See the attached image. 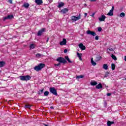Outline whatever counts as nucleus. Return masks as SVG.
I'll list each match as a JSON object with an SVG mask.
<instances>
[{"label":"nucleus","mask_w":126,"mask_h":126,"mask_svg":"<svg viewBox=\"0 0 126 126\" xmlns=\"http://www.w3.org/2000/svg\"><path fill=\"white\" fill-rule=\"evenodd\" d=\"M8 19H12L13 18V15H9L7 16Z\"/></svg>","instance_id":"obj_31"},{"label":"nucleus","mask_w":126,"mask_h":126,"mask_svg":"<svg viewBox=\"0 0 126 126\" xmlns=\"http://www.w3.org/2000/svg\"><path fill=\"white\" fill-rule=\"evenodd\" d=\"M57 62H58L60 63H67V62L64 58L63 57H59L57 60Z\"/></svg>","instance_id":"obj_3"},{"label":"nucleus","mask_w":126,"mask_h":126,"mask_svg":"<svg viewBox=\"0 0 126 126\" xmlns=\"http://www.w3.org/2000/svg\"><path fill=\"white\" fill-rule=\"evenodd\" d=\"M8 1L10 3L12 4V0H8Z\"/></svg>","instance_id":"obj_42"},{"label":"nucleus","mask_w":126,"mask_h":126,"mask_svg":"<svg viewBox=\"0 0 126 126\" xmlns=\"http://www.w3.org/2000/svg\"><path fill=\"white\" fill-rule=\"evenodd\" d=\"M55 66H60L61 65V63H58L57 64H55Z\"/></svg>","instance_id":"obj_36"},{"label":"nucleus","mask_w":126,"mask_h":126,"mask_svg":"<svg viewBox=\"0 0 126 126\" xmlns=\"http://www.w3.org/2000/svg\"><path fill=\"white\" fill-rule=\"evenodd\" d=\"M94 15H95V13H93L91 16H92V17H94Z\"/></svg>","instance_id":"obj_40"},{"label":"nucleus","mask_w":126,"mask_h":126,"mask_svg":"<svg viewBox=\"0 0 126 126\" xmlns=\"http://www.w3.org/2000/svg\"><path fill=\"white\" fill-rule=\"evenodd\" d=\"M87 35H92V36H96V32H93L90 30H88L87 31Z\"/></svg>","instance_id":"obj_7"},{"label":"nucleus","mask_w":126,"mask_h":126,"mask_svg":"<svg viewBox=\"0 0 126 126\" xmlns=\"http://www.w3.org/2000/svg\"><path fill=\"white\" fill-rule=\"evenodd\" d=\"M35 2L37 5H41L43 3L42 0H35Z\"/></svg>","instance_id":"obj_12"},{"label":"nucleus","mask_w":126,"mask_h":126,"mask_svg":"<svg viewBox=\"0 0 126 126\" xmlns=\"http://www.w3.org/2000/svg\"><path fill=\"white\" fill-rule=\"evenodd\" d=\"M45 66H46L45 63H40L34 67V69L36 71H40V70H42Z\"/></svg>","instance_id":"obj_1"},{"label":"nucleus","mask_w":126,"mask_h":126,"mask_svg":"<svg viewBox=\"0 0 126 126\" xmlns=\"http://www.w3.org/2000/svg\"><path fill=\"white\" fill-rule=\"evenodd\" d=\"M41 56H42V55H41V54H40V53H37L35 55L36 58H38V59L40 58Z\"/></svg>","instance_id":"obj_30"},{"label":"nucleus","mask_w":126,"mask_h":126,"mask_svg":"<svg viewBox=\"0 0 126 126\" xmlns=\"http://www.w3.org/2000/svg\"><path fill=\"white\" fill-rule=\"evenodd\" d=\"M102 88H103V86L102 85V84L101 83L96 86V89H102Z\"/></svg>","instance_id":"obj_14"},{"label":"nucleus","mask_w":126,"mask_h":126,"mask_svg":"<svg viewBox=\"0 0 126 126\" xmlns=\"http://www.w3.org/2000/svg\"><path fill=\"white\" fill-rule=\"evenodd\" d=\"M108 50L110 52H113V51H114V49H113V48H109V49H108Z\"/></svg>","instance_id":"obj_39"},{"label":"nucleus","mask_w":126,"mask_h":126,"mask_svg":"<svg viewBox=\"0 0 126 126\" xmlns=\"http://www.w3.org/2000/svg\"><path fill=\"white\" fill-rule=\"evenodd\" d=\"M95 40H99V36L98 35L95 36Z\"/></svg>","instance_id":"obj_37"},{"label":"nucleus","mask_w":126,"mask_h":126,"mask_svg":"<svg viewBox=\"0 0 126 126\" xmlns=\"http://www.w3.org/2000/svg\"><path fill=\"white\" fill-rule=\"evenodd\" d=\"M111 68L112 70H115V69H116V64H115V63L111 64Z\"/></svg>","instance_id":"obj_26"},{"label":"nucleus","mask_w":126,"mask_h":126,"mask_svg":"<svg viewBox=\"0 0 126 126\" xmlns=\"http://www.w3.org/2000/svg\"><path fill=\"white\" fill-rule=\"evenodd\" d=\"M19 78L22 81H28V80H30V79H31V76L30 75L20 76Z\"/></svg>","instance_id":"obj_2"},{"label":"nucleus","mask_w":126,"mask_h":126,"mask_svg":"<svg viewBox=\"0 0 126 126\" xmlns=\"http://www.w3.org/2000/svg\"><path fill=\"white\" fill-rule=\"evenodd\" d=\"M80 18H81L80 14H79L78 17H76L75 16H72L71 17V19L72 21H77V20H79Z\"/></svg>","instance_id":"obj_5"},{"label":"nucleus","mask_w":126,"mask_h":126,"mask_svg":"<svg viewBox=\"0 0 126 126\" xmlns=\"http://www.w3.org/2000/svg\"><path fill=\"white\" fill-rule=\"evenodd\" d=\"M91 63L92 64V65H94V66H95V65H96L97 64V63H96V62H94V61H93V58H92L91 60Z\"/></svg>","instance_id":"obj_18"},{"label":"nucleus","mask_w":126,"mask_h":126,"mask_svg":"<svg viewBox=\"0 0 126 126\" xmlns=\"http://www.w3.org/2000/svg\"><path fill=\"white\" fill-rule=\"evenodd\" d=\"M46 31V29L43 28L41 30L39 31L37 33V36H42V34Z\"/></svg>","instance_id":"obj_8"},{"label":"nucleus","mask_w":126,"mask_h":126,"mask_svg":"<svg viewBox=\"0 0 126 126\" xmlns=\"http://www.w3.org/2000/svg\"><path fill=\"white\" fill-rule=\"evenodd\" d=\"M83 77H84V76L81 75H77L76 76V78L77 79H79L80 78H83Z\"/></svg>","instance_id":"obj_27"},{"label":"nucleus","mask_w":126,"mask_h":126,"mask_svg":"<svg viewBox=\"0 0 126 126\" xmlns=\"http://www.w3.org/2000/svg\"><path fill=\"white\" fill-rule=\"evenodd\" d=\"M50 109H54V106H51Z\"/></svg>","instance_id":"obj_47"},{"label":"nucleus","mask_w":126,"mask_h":126,"mask_svg":"<svg viewBox=\"0 0 126 126\" xmlns=\"http://www.w3.org/2000/svg\"><path fill=\"white\" fill-rule=\"evenodd\" d=\"M30 5L29 4V3H25L24 4V5H23V6H24V7H25L26 8H28V7H29V6H30Z\"/></svg>","instance_id":"obj_23"},{"label":"nucleus","mask_w":126,"mask_h":126,"mask_svg":"<svg viewBox=\"0 0 126 126\" xmlns=\"http://www.w3.org/2000/svg\"><path fill=\"white\" fill-rule=\"evenodd\" d=\"M5 64V62L3 61L0 62V67H2L4 66V65Z\"/></svg>","instance_id":"obj_17"},{"label":"nucleus","mask_w":126,"mask_h":126,"mask_svg":"<svg viewBox=\"0 0 126 126\" xmlns=\"http://www.w3.org/2000/svg\"><path fill=\"white\" fill-rule=\"evenodd\" d=\"M64 53L65 54L66 53H67V49H64Z\"/></svg>","instance_id":"obj_41"},{"label":"nucleus","mask_w":126,"mask_h":126,"mask_svg":"<svg viewBox=\"0 0 126 126\" xmlns=\"http://www.w3.org/2000/svg\"><path fill=\"white\" fill-rule=\"evenodd\" d=\"M114 9H115V6H112L111 9L108 13L107 15L109 16H113L114 15Z\"/></svg>","instance_id":"obj_6"},{"label":"nucleus","mask_w":126,"mask_h":126,"mask_svg":"<svg viewBox=\"0 0 126 126\" xmlns=\"http://www.w3.org/2000/svg\"><path fill=\"white\" fill-rule=\"evenodd\" d=\"M125 61L126 62V56H125Z\"/></svg>","instance_id":"obj_48"},{"label":"nucleus","mask_w":126,"mask_h":126,"mask_svg":"<svg viewBox=\"0 0 126 126\" xmlns=\"http://www.w3.org/2000/svg\"><path fill=\"white\" fill-rule=\"evenodd\" d=\"M114 124H115L114 122L107 121V126H111V125H114Z\"/></svg>","instance_id":"obj_21"},{"label":"nucleus","mask_w":126,"mask_h":126,"mask_svg":"<svg viewBox=\"0 0 126 126\" xmlns=\"http://www.w3.org/2000/svg\"><path fill=\"white\" fill-rule=\"evenodd\" d=\"M97 84H98V83L95 81L91 82V85L92 86H95V85H97Z\"/></svg>","instance_id":"obj_19"},{"label":"nucleus","mask_w":126,"mask_h":126,"mask_svg":"<svg viewBox=\"0 0 126 126\" xmlns=\"http://www.w3.org/2000/svg\"><path fill=\"white\" fill-rule=\"evenodd\" d=\"M50 92H49L48 91H45L44 92V96H48Z\"/></svg>","instance_id":"obj_34"},{"label":"nucleus","mask_w":126,"mask_h":126,"mask_svg":"<svg viewBox=\"0 0 126 126\" xmlns=\"http://www.w3.org/2000/svg\"><path fill=\"white\" fill-rule=\"evenodd\" d=\"M79 47L82 51H84V50H86V47H85V46L83 45V43H80L79 44Z\"/></svg>","instance_id":"obj_9"},{"label":"nucleus","mask_w":126,"mask_h":126,"mask_svg":"<svg viewBox=\"0 0 126 126\" xmlns=\"http://www.w3.org/2000/svg\"><path fill=\"white\" fill-rule=\"evenodd\" d=\"M64 5V3L61 2L59 3L58 5L57 6L59 8H61V7H63Z\"/></svg>","instance_id":"obj_16"},{"label":"nucleus","mask_w":126,"mask_h":126,"mask_svg":"<svg viewBox=\"0 0 126 126\" xmlns=\"http://www.w3.org/2000/svg\"><path fill=\"white\" fill-rule=\"evenodd\" d=\"M103 68L104 69H105V70H107L108 68H109V66H108L107 64H104L103 66Z\"/></svg>","instance_id":"obj_22"},{"label":"nucleus","mask_w":126,"mask_h":126,"mask_svg":"<svg viewBox=\"0 0 126 126\" xmlns=\"http://www.w3.org/2000/svg\"><path fill=\"white\" fill-rule=\"evenodd\" d=\"M65 59L69 63H72V62L70 61V60H69V58H68V56H65Z\"/></svg>","instance_id":"obj_24"},{"label":"nucleus","mask_w":126,"mask_h":126,"mask_svg":"<svg viewBox=\"0 0 126 126\" xmlns=\"http://www.w3.org/2000/svg\"><path fill=\"white\" fill-rule=\"evenodd\" d=\"M31 107H32V105L27 104L25 105V108H26V109H31Z\"/></svg>","instance_id":"obj_25"},{"label":"nucleus","mask_w":126,"mask_h":126,"mask_svg":"<svg viewBox=\"0 0 126 126\" xmlns=\"http://www.w3.org/2000/svg\"><path fill=\"white\" fill-rule=\"evenodd\" d=\"M49 91L50 93L55 95V96H58V93L57 92V90L54 87H51L49 89Z\"/></svg>","instance_id":"obj_4"},{"label":"nucleus","mask_w":126,"mask_h":126,"mask_svg":"<svg viewBox=\"0 0 126 126\" xmlns=\"http://www.w3.org/2000/svg\"><path fill=\"white\" fill-rule=\"evenodd\" d=\"M90 1H92V2H94V1H96L97 0H90Z\"/></svg>","instance_id":"obj_44"},{"label":"nucleus","mask_w":126,"mask_h":126,"mask_svg":"<svg viewBox=\"0 0 126 126\" xmlns=\"http://www.w3.org/2000/svg\"><path fill=\"white\" fill-rule=\"evenodd\" d=\"M43 126H48V125H46L45 124H43Z\"/></svg>","instance_id":"obj_49"},{"label":"nucleus","mask_w":126,"mask_h":126,"mask_svg":"<svg viewBox=\"0 0 126 126\" xmlns=\"http://www.w3.org/2000/svg\"><path fill=\"white\" fill-rule=\"evenodd\" d=\"M111 58H112L113 60L114 61H117V57H116L114 54H112Z\"/></svg>","instance_id":"obj_29"},{"label":"nucleus","mask_w":126,"mask_h":126,"mask_svg":"<svg viewBox=\"0 0 126 126\" xmlns=\"http://www.w3.org/2000/svg\"><path fill=\"white\" fill-rule=\"evenodd\" d=\"M101 59H102V57L97 56L95 58V62H99V61H100Z\"/></svg>","instance_id":"obj_20"},{"label":"nucleus","mask_w":126,"mask_h":126,"mask_svg":"<svg viewBox=\"0 0 126 126\" xmlns=\"http://www.w3.org/2000/svg\"><path fill=\"white\" fill-rule=\"evenodd\" d=\"M30 48L31 49H35V45L34 44H32L30 46Z\"/></svg>","instance_id":"obj_28"},{"label":"nucleus","mask_w":126,"mask_h":126,"mask_svg":"<svg viewBox=\"0 0 126 126\" xmlns=\"http://www.w3.org/2000/svg\"><path fill=\"white\" fill-rule=\"evenodd\" d=\"M105 19H106V16H105L104 15H102L101 17L98 18V20L100 22L105 21Z\"/></svg>","instance_id":"obj_13"},{"label":"nucleus","mask_w":126,"mask_h":126,"mask_svg":"<svg viewBox=\"0 0 126 126\" xmlns=\"http://www.w3.org/2000/svg\"><path fill=\"white\" fill-rule=\"evenodd\" d=\"M87 16V13H85V17H86Z\"/></svg>","instance_id":"obj_46"},{"label":"nucleus","mask_w":126,"mask_h":126,"mask_svg":"<svg viewBox=\"0 0 126 126\" xmlns=\"http://www.w3.org/2000/svg\"><path fill=\"white\" fill-rule=\"evenodd\" d=\"M98 32H101V31H102V28L101 27L98 28Z\"/></svg>","instance_id":"obj_35"},{"label":"nucleus","mask_w":126,"mask_h":126,"mask_svg":"<svg viewBox=\"0 0 126 126\" xmlns=\"http://www.w3.org/2000/svg\"><path fill=\"white\" fill-rule=\"evenodd\" d=\"M77 56L78 58L79 59L80 61H82V53H79L78 52L77 53Z\"/></svg>","instance_id":"obj_15"},{"label":"nucleus","mask_w":126,"mask_h":126,"mask_svg":"<svg viewBox=\"0 0 126 126\" xmlns=\"http://www.w3.org/2000/svg\"><path fill=\"white\" fill-rule=\"evenodd\" d=\"M111 95H112V94H111V93H108V94H107V96H111Z\"/></svg>","instance_id":"obj_43"},{"label":"nucleus","mask_w":126,"mask_h":126,"mask_svg":"<svg viewBox=\"0 0 126 126\" xmlns=\"http://www.w3.org/2000/svg\"><path fill=\"white\" fill-rule=\"evenodd\" d=\"M6 19H8L7 16L6 17H4L3 21H5V20H6Z\"/></svg>","instance_id":"obj_38"},{"label":"nucleus","mask_w":126,"mask_h":126,"mask_svg":"<svg viewBox=\"0 0 126 126\" xmlns=\"http://www.w3.org/2000/svg\"><path fill=\"white\" fill-rule=\"evenodd\" d=\"M61 46H64L66 45V39L63 38V41L60 43Z\"/></svg>","instance_id":"obj_10"},{"label":"nucleus","mask_w":126,"mask_h":126,"mask_svg":"<svg viewBox=\"0 0 126 126\" xmlns=\"http://www.w3.org/2000/svg\"><path fill=\"white\" fill-rule=\"evenodd\" d=\"M61 12L63 14H65L67 12H68V9L67 8H64L62 10H61Z\"/></svg>","instance_id":"obj_11"},{"label":"nucleus","mask_w":126,"mask_h":126,"mask_svg":"<svg viewBox=\"0 0 126 126\" xmlns=\"http://www.w3.org/2000/svg\"><path fill=\"white\" fill-rule=\"evenodd\" d=\"M49 40H50V38L49 37H48L47 39L46 40L47 43H48V42H49Z\"/></svg>","instance_id":"obj_45"},{"label":"nucleus","mask_w":126,"mask_h":126,"mask_svg":"<svg viewBox=\"0 0 126 126\" xmlns=\"http://www.w3.org/2000/svg\"><path fill=\"white\" fill-rule=\"evenodd\" d=\"M43 92H44V89H42L41 90L39 91L38 92V94L39 95H40V94H42V93H43Z\"/></svg>","instance_id":"obj_33"},{"label":"nucleus","mask_w":126,"mask_h":126,"mask_svg":"<svg viewBox=\"0 0 126 126\" xmlns=\"http://www.w3.org/2000/svg\"><path fill=\"white\" fill-rule=\"evenodd\" d=\"M125 80H126V78H125Z\"/></svg>","instance_id":"obj_50"},{"label":"nucleus","mask_w":126,"mask_h":126,"mask_svg":"<svg viewBox=\"0 0 126 126\" xmlns=\"http://www.w3.org/2000/svg\"><path fill=\"white\" fill-rule=\"evenodd\" d=\"M120 15L121 17L124 18V17H125V16H126V14H125V13H124V12H122L120 14Z\"/></svg>","instance_id":"obj_32"}]
</instances>
